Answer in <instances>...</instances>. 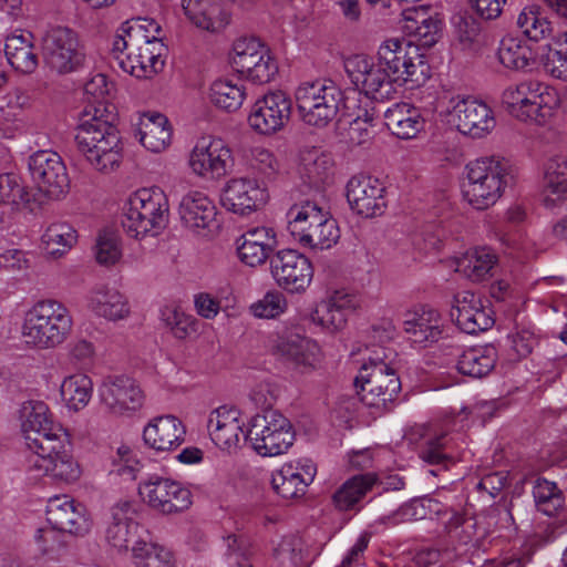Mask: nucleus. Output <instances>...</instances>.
I'll return each instance as SVG.
<instances>
[{"instance_id":"09e8293b","label":"nucleus","mask_w":567,"mask_h":567,"mask_svg":"<svg viewBox=\"0 0 567 567\" xmlns=\"http://www.w3.org/2000/svg\"><path fill=\"white\" fill-rule=\"evenodd\" d=\"M377 482L373 473L355 475L347 480L333 494L332 501L340 511H349L364 497Z\"/></svg>"},{"instance_id":"473e14b6","label":"nucleus","mask_w":567,"mask_h":567,"mask_svg":"<svg viewBox=\"0 0 567 567\" xmlns=\"http://www.w3.org/2000/svg\"><path fill=\"white\" fill-rule=\"evenodd\" d=\"M183 12L196 28L217 33L230 22V13L220 0H182Z\"/></svg>"},{"instance_id":"f257e3e1","label":"nucleus","mask_w":567,"mask_h":567,"mask_svg":"<svg viewBox=\"0 0 567 567\" xmlns=\"http://www.w3.org/2000/svg\"><path fill=\"white\" fill-rule=\"evenodd\" d=\"M87 105L83 111L75 135L80 153L92 167H106V75L96 74L84 86Z\"/></svg>"},{"instance_id":"9d476101","label":"nucleus","mask_w":567,"mask_h":567,"mask_svg":"<svg viewBox=\"0 0 567 567\" xmlns=\"http://www.w3.org/2000/svg\"><path fill=\"white\" fill-rule=\"evenodd\" d=\"M47 520L52 526V529L40 528L34 537L41 550L48 555L54 550L52 544L56 536L54 530L82 535L91 528V519L86 507L66 495L49 499Z\"/></svg>"},{"instance_id":"a19ab883","label":"nucleus","mask_w":567,"mask_h":567,"mask_svg":"<svg viewBox=\"0 0 567 567\" xmlns=\"http://www.w3.org/2000/svg\"><path fill=\"white\" fill-rule=\"evenodd\" d=\"M247 169L261 185L279 179L285 174V166L279 157L269 148L254 146L244 154Z\"/></svg>"},{"instance_id":"e2e57ef3","label":"nucleus","mask_w":567,"mask_h":567,"mask_svg":"<svg viewBox=\"0 0 567 567\" xmlns=\"http://www.w3.org/2000/svg\"><path fill=\"white\" fill-rule=\"evenodd\" d=\"M311 321L331 333L342 330L347 324V316L332 307L326 299L320 301L310 315Z\"/></svg>"},{"instance_id":"cd10ccee","label":"nucleus","mask_w":567,"mask_h":567,"mask_svg":"<svg viewBox=\"0 0 567 567\" xmlns=\"http://www.w3.org/2000/svg\"><path fill=\"white\" fill-rule=\"evenodd\" d=\"M244 426L240 411L227 405L213 410L207 420V431L212 441L220 450L228 452L237 450L243 440H248Z\"/></svg>"},{"instance_id":"f03ea898","label":"nucleus","mask_w":567,"mask_h":567,"mask_svg":"<svg viewBox=\"0 0 567 567\" xmlns=\"http://www.w3.org/2000/svg\"><path fill=\"white\" fill-rule=\"evenodd\" d=\"M73 324L71 311L64 303L55 299H43L25 310L21 338L31 349H55L69 339Z\"/></svg>"},{"instance_id":"ddd939ff","label":"nucleus","mask_w":567,"mask_h":567,"mask_svg":"<svg viewBox=\"0 0 567 567\" xmlns=\"http://www.w3.org/2000/svg\"><path fill=\"white\" fill-rule=\"evenodd\" d=\"M247 437L259 455L276 456L288 451L295 433L289 420L279 411L266 410L250 419Z\"/></svg>"},{"instance_id":"37998d69","label":"nucleus","mask_w":567,"mask_h":567,"mask_svg":"<svg viewBox=\"0 0 567 567\" xmlns=\"http://www.w3.org/2000/svg\"><path fill=\"white\" fill-rule=\"evenodd\" d=\"M4 53L10 65L21 73L30 74L38 66L33 35L29 31L20 30L7 37Z\"/></svg>"},{"instance_id":"c03bdc74","label":"nucleus","mask_w":567,"mask_h":567,"mask_svg":"<svg viewBox=\"0 0 567 567\" xmlns=\"http://www.w3.org/2000/svg\"><path fill=\"white\" fill-rule=\"evenodd\" d=\"M135 511L130 501H123L112 507V522L109 523V544L118 551L127 550L128 540L135 534L137 525L133 522Z\"/></svg>"},{"instance_id":"a18cd8bd","label":"nucleus","mask_w":567,"mask_h":567,"mask_svg":"<svg viewBox=\"0 0 567 567\" xmlns=\"http://www.w3.org/2000/svg\"><path fill=\"white\" fill-rule=\"evenodd\" d=\"M497 260L489 250H465L455 258V270L473 282H481L493 276Z\"/></svg>"},{"instance_id":"9b49d317","label":"nucleus","mask_w":567,"mask_h":567,"mask_svg":"<svg viewBox=\"0 0 567 567\" xmlns=\"http://www.w3.org/2000/svg\"><path fill=\"white\" fill-rule=\"evenodd\" d=\"M389 355L383 351V357L377 354L370 358L360 369L355 378V386L360 388L358 394L361 401L371 408L384 409L396 396L401 389V382L394 369L385 360Z\"/></svg>"},{"instance_id":"8fccbe9b","label":"nucleus","mask_w":567,"mask_h":567,"mask_svg":"<svg viewBox=\"0 0 567 567\" xmlns=\"http://www.w3.org/2000/svg\"><path fill=\"white\" fill-rule=\"evenodd\" d=\"M542 64L548 76L567 82V31L553 35L542 55Z\"/></svg>"},{"instance_id":"58836bf2","label":"nucleus","mask_w":567,"mask_h":567,"mask_svg":"<svg viewBox=\"0 0 567 567\" xmlns=\"http://www.w3.org/2000/svg\"><path fill=\"white\" fill-rule=\"evenodd\" d=\"M141 144L153 153H161L172 142V126L168 118L159 112H144L138 118Z\"/></svg>"},{"instance_id":"680f3d73","label":"nucleus","mask_w":567,"mask_h":567,"mask_svg":"<svg viewBox=\"0 0 567 567\" xmlns=\"http://www.w3.org/2000/svg\"><path fill=\"white\" fill-rule=\"evenodd\" d=\"M517 25L530 40L538 41L549 31L548 21L540 16L536 6L526 7L517 18Z\"/></svg>"},{"instance_id":"864d4df0","label":"nucleus","mask_w":567,"mask_h":567,"mask_svg":"<svg viewBox=\"0 0 567 567\" xmlns=\"http://www.w3.org/2000/svg\"><path fill=\"white\" fill-rule=\"evenodd\" d=\"M313 208L318 214H324V212L316 204L306 202L300 206H293L289 209L288 217V231L295 241L301 246L311 238V233L318 226V223H313L308 215V209Z\"/></svg>"},{"instance_id":"e433bc0d","label":"nucleus","mask_w":567,"mask_h":567,"mask_svg":"<svg viewBox=\"0 0 567 567\" xmlns=\"http://www.w3.org/2000/svg\"><path fill=\"white\" fill-rule=\"evenodd\" d=\"M385 125L400 140H413L424 131L425 118L416 106L401 102L389 107L384 113Z\"/></svg>"},{"instance_id":"7ed1b4c3","label":"nucleus","mask_w":567,"mask_h":567,"mask_svg":"<svg viewBox=\"0 0 567 567\" xmlns=\"http://www.w3.org/2000/svg\"><path fill=\"white\" fill-rule=\"evenodd\" d=\"M168 219V197L158 186L138 188L122 206V226L132 238L143 239L159 235L166 228Z\"/></svg>"},{"instance_id":"2eb2a0df","label":"nucleus","mask_w":567,"mask_h":567,"mask_svg":"<svg viewBox=\"0 0 567 567\" xmlns=\"http://www.w3.org/2000/svg\"><path fill=\"white\" fill-rule=\"evenodd\" d=\"M178 218L186 236L210 239L219 231L218 210L214 200L202 190H189L179 200Z\"/></svg>"},{"instance_id":"f3484780","label":"nucleus","mask_w":567,"mask_h":567,"mask_svg":"<svg viewBox=\"0 0 567 567\" xmlns=\"http://www.w3.org/2000/svg\"><path fill=\"white\" fill-rule=\"evenodd\" d=\"M348 76L365 96L389 100L395 94V86L380 61L364 54H354L344 62Z\"/></svg>"},{"instance_id":"f704fd0d","label":"nucleus","mask_w":567,"mask_h":567,"mask_svg":"<svg viewBox=\"0 0 567 567\" xmlns=\"http://www.w3.org/2000/svg\"><path fill=\"white\" fill-rule=\"evenodd\" d=\"M403 31L414 38L420 45L432 47L439 39L442 29V22L430 13L429 8L424 6L412 7L403 10Z\"/></svg>"},{"instance_id":"f8f14e48","label":"nucleus","mask_w":567,"mask_h":567,"mask_svg":"<svg viewBox=\"0 0 567 567\" xmlns=\"http://www.w3.org/2000/svg\"><path fill=\"white\" fill-rule=\"evenodd\" d=\"M233 70L257 84L271 82L278 73V62L271 50L256 38H240L229 54Z\"/></svg>"},{"instance_id":"a878e982","label":"nucleus","mask_w":567,"mask_h":567,"mask_svg":"<svg viewBox=\"0 0 567 567\" xmlns=\"http://www.w3.org/2000/svg\"><path fill=\"white\" fill-rule=\"evenodd\" d=\"M317 474L315 462L308 457L286 462L271 474V486L284 499H297L306 495Z\"/></svg>"},{"instance_id":"423d86ee","label":"nucleus","mask_w":567,"mask_h":567,"mask_svg":"<svg viewBox=\"0 0 567 567\" xmlns=\"http://www.w3.org/2000/svg\"><path fill=\"white\" fill-rule=\"evenodd\" d=\"M43 443H31V452L27 457L28 471L35 477L48 478L56 486L78 483L83 468L72 446L64 442L63 436Z\"/></svg>"},{"instance_id":"5701e85b","label":"nucleus","mask_w":567,"mask_h":567,"mask_svg":"<svg viewBox=\"0 0 567 567\" xmlns=\"http://www.w3.org/2000/svg\"><path fill=\"white\" fill-rule=\"evenodd\" d=\"M271 266L278 286L290 293H303L312 281V265L299 250H277Z\"/></svg>"},{"instance_id":"4be33fe9","label":"nucleus","mask_w":567,"mask_h":567,"mask_svg":"<svg viewBox=\"0 0 567 567\" xmlns=\"http://www.w3.org/2000/svg\"><path fill=\"white\" fill-rule=\"evenodd\" d=\"M138 492L151 508L163 514L183 512L193 503L190 491L171 478L151 477L140 484Z\"/></svg>"},{"instance_id":"ea45409f","label":"nucleus","mask_w":567,"mask_h":567,"mask_svg":"<svg viewBox=\"0 0 567 567\" xmlns=\"http://www.w3.org/2000/svg\"><path fill=\"white\" fill-rule=\"evenodd\" d=\"M334 162L330 154L311 148L301 153L299 176L311 188H321L333 177Z\"/></svg>"},{"instance_id":"69168bd1","label":"nucleus","mask_w":567,"mask_h":567,"mask_svg":"<svg viewBox=\"0 0 567 567\" xmlns=\"http://www.w3.org/2000/svg\"><path fill=\"white\" fill-rule=\"evenodd\" d=\"M41 241L45 246H62L64 248H73L79 244V234L76 229L68 223L51 224L43 235Z\"/></svg>"},{"instance_id":"2f4dec72","label":"nucleus","mask_w":567,"mask_h":567,"mask_svg":"<svg viewBox=\"0 0 567 567\" xmlns=\"http://www.w3.org/2000/svg\"><path fill=\"white\" fill-rule=\"evenodd\" d=\"M144 401V392L134 379L116 375L109 381V415L133 417L141 411Z\"/></svg>"},{"instance_id":"6ab92c4d","label":"nucleus","mask_w":567,"mask_h":567,"mask_svg":"<svg viewBox=\"0 0 567 567\" xmlns=\"http://www.w3.org/2000/svg\"><path fill=\"white\" fill-rule=\"evenodd\" d=\"M128 53L114 52L111 55L118 69L136 79L150 80L165 66L166 45L163 41L147 44H127Z\"/></svg>"},{"instance_id":"13d9d810","label":"nucleus","mask_w":567,"mask_h":567,"mask_svg":"<svg viewBox=\"0 0 567 567\" xmlns=\"http://www.w3.org/2000/svg\"><path fill=\"white\" fill-rule=\"evenodd\" d=\"M533 496L538 511L548 516L555 515L564 504L561 492L555 483L547 480H537Z\"/></svg>"},{"instance_id":"72a5a7b5","label":"nucleus","mask_w":567,"mask_h":567,"mask_svg":"<svg viewBox=\"0 0 567 567\" xmlns=\"http://www.w3.org/2000/svg\"><path fill=\"white\" fill-rule=\"evenodd\" d=\"M443 319L432 308H421L406 316L403 329L414 344L426 346L436 342L443 332Z\"/></svg>"},{"instance_id":"b1692460","label":"nucleus","mask_w":567,"mask_h":567,"mask_svg":"<svg viewBox=\"0 0 567 567\" xmlns=\"http://www.w3.org/2000/svg\"><path fill=\"white\" fill-rule=\"evenodd\" d=\"M347 200L351 210L359 216H380L386 207L385 186L378 177L354 175L347 183Z\"/></svg>"},{"instance_id":"1a4fd4ad","label":"nucleus","mask_w":567,"mask_h":567,"mask_svg":"<svg viewBox=\"0 0 567 567\" xmlns=\"http://www.w3.org/2000/svg\"><path fill=\"white\" fill-rule=\"evenodd\" d=\"M226 559L229 567H262L257 546L249 539L230 535L227 538ZM271 567H302L303 543L297 536L284 537L274 549Z\"/></svg>"},{"instance_id":"39448f33","label":"nucleus","mask_w":567,"mask_h":567,"mask_svg":"<svg viewBox=\"0 0 567 567\" xmlns=\"http://www.w3.org/2000/svg\"><path fill=\"white\" fill-rule=\"evenodd\" d=\"M466 171L464 198L477 210L494 206L512 179L508 162L495 156L475 159L467 164Z\"/></svg>"},{"instance_id":"5fc2aeb1","label":"nucleus","mask_w":567,"mask_h":567,"mask_svg":"<svg viewBox=\"0 0 567 567\" xmlns=\"http://www.w3.org/2000/svg\"><path fill=\"white\" fill-rule=\"evenodd\" d=\"M132 561L135 567H173L174 557L169 549L141 540L132 547Z\"/></svg>"},{"instance_id":"79ce46f5","label":"nucleus","mask_w":567,"mask_h":567,"mask_svg":"<svg viewBox=\"0 0 567 567\" xmlns=\"http://www.w3.org/2000/svg\"><path fill=\"white\" fill-rule=\"evenodd\" d=\"M498 61L505 68L516 71H527L536 64L537 52L529 41L507 35L498 47Z\"/></svg>"},{"instance_id":"338daca9","label":"nucleus","mask_w":567,"mask_h":567,"mask_svg":"<svg viewBox=\"0 0 567 567\" xmlns=\"http://www.w3.org/2000/svg\"><path fill=\"white\" fill-rule=\"evenodd\" d=\"M277 245L275 230L265 226L250 228L236 239L237 248H275Z\"/></svg>"},{"instance_id":"20e7f679","label":"nucleus","mask_w":567,"mask_h":567,"mask_svg":"<svg viewBox=\"0 0 567 567\" xmlns=\"http://www.w3.org/2000/svg\"><path fill=\"white\" fill-rule=\"evenodd\" d=\"M502 102L514 118L544 124L559 109L561 99L554 86L529 79L507 86L502 94Z\"/></svg>"},{"instance_id":"de8ad7c7","label":"nucleus","mask_w":567,"mask_h":567,"mask_svg":"<svg viewBox=\"0 0 567 567\" xmlns=\"http://www.w3.org/2000/svg\"><path fill=\"white\" fill-rule=\"evenodd\" d=\"M208 97L217 109L235 112L246 100V87L238 80L217 79L210 84Z\"/></svg>"},{"instance_id":"bb28decb","label":"nucleus","mask_w":567,"mask_h":567,"mask_svg":"<svg viewBox=\"0 0 567 567\" xmlns=\"http://www.w3.org/2000/svg\"><path fill=\"white\" fill-rule=\"evenodd\" d=\"M268 199L267 188L250 177H233L226 182L221 192L223 206L243 216L260 209Z\"/></svg>"},{"instance_id":"4d7b16f0","label":"nucleus","mask_w":567,"mask_h":567,"mask_svg":"<svg viewBox=\"0 0 567 567\" xmlns=\"http://www.w3.org/2000/svg\"><path fill=\"white\" fill-rule=\"evenodd\" d=\"M441 502L432 497L412 499L403 504L394 514L395 523H404L433 518L434 514L440 513Z\"/></svg>"},{"instance_id":"6e6552de","label":"nucleus","mask_w":567,"mask_h":567,"mask_svg":"<svg viewBox=\"0 0 567 567\" xmlns=\"http://www.w3.org/2000/svg\"><path fill=\"white\" fill-rule=\"evenodd\" d=\"M295 102L303 124L323 128L333 122L342 111L344 94L332 81H306L297 86Z\"/></svg>"},{"instance_id":"c9c22d12","label":"nucleus","mask_w":567,"mask_h":567,"mask_svg":"<svg viewBox=\"0 0 567 567\" xmlns=\"http://www.w3.org/2000/svg\"><path fill=\"white\" fill-rule=\"evenodd\" d=\"M543 203L554 208L567 200V157L555 155L549 157L543 168Z\"/></svg>"},{"instance_id":"0eeeda50","label":"nucleus","mask_w":567,"mask_h":567,"mask_svg":"<svg viewBox=\"0 0 567 567\" xmlns=\"http://www.w3.org/2000/svg\"><path fill=\"white\" fill-rule=\"evenodd\" d=\"M378 61L385 68L394 86L423 85L431 76V68L419 45L398 38L386 39L378 48Z\"/></svg>"},{"instance_id":"4468645a","label":"nucleus","mask_w":567,"mask_h":567,"mask_svg":"<svg viewBox=\"0 0 567 567\" xmlns=\"http://www.w3.org/2000/svg\"><path fill=\"white\" fill-rule=\"evenodd\" d=\"M235 165L230 146L219 137L204 136L197 140L187 157L190 173L202 181H219Z\"/></svg>"},{"instance_id":"774afa93","label":"nucleus","mask_w":567,"mask_h":567,"mask_svg":"<svg viewBox=\"0 0 567 567\" xmlns=\"http://www.w3.org/2000/svg\"><path fill=\"white\" fill-rule=\"evenodd\" d=\"M373 115L364 111L363 116L353 118L347 130V137L352 145H363L372 138Z\"/></svg>"},{"instance_id":"dca6fc26","label":"nucleus","mask_w":567,"mask_h":567,"mask_svg":"<svg viewBox=\"0 0 567 567\" xmlns=\"http://www.w3.org/2000/svg\"><path fill=\"white\" fill-rule=\"evenodd\" d=\"M447 121L456 130L473 138L489 135L496 126L494 111L483 101L456 95L450 99Z\"/></svg>"},{"instance_id":"603ef678","label":"nucleus","mask_w":567,"mask_h":567,"mask_svg":"<svg viewBox=\"0 0 567 567\" xmlns=\"http://www.w3.org/2000/svg\"><path fill=\"white\" fill-rule=\"evenodd\" d=\"M141 463L133 449L122 443L111 458L109 476L113 483H133L140 472Z\"/></svg>"},{"instance_id":"bf43d9fd","label":"nucleus","mask_w":567,"mask_h":567,"mask_svg":"<svg viewBox=\"0 0 567 567\" xmlns=\"http://www.w3.org/2000/svg\"><path fill=\"white\" fill-rule=\"evenodd\" d=\"M29 200L28 193L20 183V177L12 173L0 175V223L9 206H19Z\"/></svg>"},{"instance_id":"3c124183","label":"nucleus","mask_w":567,"mask_h":567,"mask_svg":"<svg viewBox=\"0 0 567 567\" xmlns=\"http://www.w3.org/2000/svg\"><path fill=\"white\" fill-rule=\"evenodd\" d=\"M91 379L81 373L66 377L60 386V393L66 408L78 412L84 409L91 400L92 395Z\"/></svg>"},{"instance_id":"393cba45","label":"nucleus","mask_w":567,"mask_h":567,"mask_svg":"<svg viewBox=\"0 0 567 567\" xmlns=\"http://www.w3.org/2000/svg\"><path fill=\"white\" fill-rule=\"evenodd\" d=\"M19 421L29 452L32 442L44 445L43 442L64 436L62 427L53 422L50 409L43 401L23 402L19 409Z\"/></svg>"},{"instance_id":"412c9836","label":"nucleus","mask_w":567,"mask_h":567,"mask_svg":"<svg viewBox=\"0 0 567 567\" xmlns=\"http://www.w3.org/2000/svg\"><path fill=\"white\" fill-rule=\"evenodd\" d=\"M29 171L38 189L50 198H60L70 185L61 156L52 151H38L29 157Z\"/></svg>"},{"instance_id":"052dcab7","label":"nucleus","mask_w":567,"mask_h":567,"mask_svg":"<svg viewBox=\"0 0 567 567\" xmlns=\"http://www.w3.org/2000/svg\"><path fill=\"white\" fill-rule=\"evenodd\" d=\"M162 318L174 337L178 339H185L197 331L196 318L177 307H165L162 310Z\"/></svg>"},{"instance_id":"c756f323","label":"nucleus","mask_w":567,"mask_h":567,"mask_svg":"<svg viewBox=\"0 0 567 567\" xmlns=\"http://www.w3.org/2000/svg\"><path fill=\"white\" fill-rule=\"evenodd\" d=\"M451 317L455 319L457 327L468 334L486 331L495 322L491 308L472 291H460L454 296Z\"/></svg>"},{"instance_id":"c85d7f7f","label":"nucleus","mask_w":567,"mask_h":567,"mask_svg":"<svg viewBox=\"0 0 567 567\" xmlns=\"http://www.w3.org/2000/svg\"><path fill=\"white\" fill-rule=\"evenodd\" d=\"M270 351L278 359L298 368H313L320 357V348L315 340L288 329L276 334Z\"/></svg>"},{"instance_id":"49530a36","label":"nucleus","mask_w":567,"mask_h":567,"mask_svg":"<svg viewBox=\"0 0 567 567\" xmlns=\"http://www.w3.org/2000/svg\"><path fill=\"white\" fill-rule=\"evenodd\" d=\"M496 348L492 344L465 350L458 358L456 368L460 373L472 378H483L495 367Z\"/></svg>"},{"instance_id":"4c0bfd02","label":"nucleus","mask_w":567,"mask_h":567,"mask_svg":"<svg viewBox=\"0 0 567 567\" xmlns=\"http://www.w3.org/2000/svg\"><path fill=\"white\" fill-rule=\"evenodd\" d=\"M153 41H163L161 24L151 18H138L124 22L117 30L113 40V51L121 52L127 44H147Z\"/></svg>"},{"instance_id":"aec40b11","label":"nucleus","mask_w":567,"mask_h":567,"mask_svg":"<svg viewBox=\"0 0 567 567\" xmlns=\"http://www.w3.org/2000/svg\"><path fill=\"white\" fill-rule=\"evenodd\" d=\"M42 52L47 64L61 74L76 70L83 59L76 34L65 27H53L45 31Z\"/></svg>"},{"instance_id":"7c9ffc66","label":"nucleus","mask_w":567,"mask_h":567,"mask_svg":"<svg viewBox=\"0 0 567 567\" xmlns=\"http://www.w3.org/2000/svg\"><path fill=\"white\" fill-rule=\"evenodd\" d=\"M185 436L184 423L172 414L151 419L142 433L144 444L158 453L175 451L184 443Z\"/></svg>"},{"instance_id":"6e6d98bb","label":"nucleus","mask_w":567,"mask_h":567,"mask_svg":"<svg viewBox=\"0 0 567 567\" xmlns=\"http://www.w3.org/2000/svg\"><path fill=\"white\" fill-rule=\"evenodd\" d=\"M309 218L313 223H318V226L311 233V238L303 245L309 248H332L338 244L340 238V230L337 221L328 217V214H318L313 208L308 209Z\"/></svg>"},{"instance_id":"0e129e2a","label":"nucleus","mask_w":567,"mask_h":567,"mask_svg":"<svg viewBox=\"0 0 567 567\" xmlns=\"http://www.w3.org/2000/svg\"><path fill=\"white\" fill-rule=\"evenodd\" d=\"M288 308L286 297L278 290L268 291L264 297L251 303L250 312L257 318L274 319Z\"/></svg>"},{"instance_id":"a211bd4d","label":"nucleus","mask_w":567,"mask_h":567,"mask_svg":"<svg viewBox=\"0 0 567 567\" xmlns=\"http://www.w3.org/2000/svg\"><path fill=\"white\" fill-rule=\"evenodd\" d=\"M290 114V97L280 90L270 91L252 103L247 122L257 134L270 136L288 124Z\"/></svg>"}]
</instances>
